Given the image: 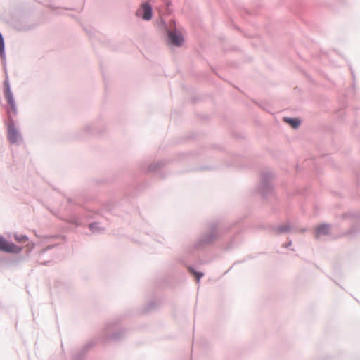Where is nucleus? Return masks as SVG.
<instances>
[{"label":"nucleus","mask_w":360,"mask_h":360,"mask_svg":"<svg viewBox=\"0 0 360 360\" xmlns=\"http://www.w3.org/2000/svg\"><path fill=\"white\" fill-rule=\"evenodd\" d=\"M0 250L8 252L18 253L22 250V248L18 247L13 243L8 242L0 236Z\"/></svg>","instance_id":"obj_1"},{"label":"nucleus","mask_w":360,"mask_h":360,"mask_svg":"<svg viewBox=\"0 0 360 360\" xmlns=\"http://www.w3.org/2000/svg\"><path fill=\"white\" fill-rule=\"evenodd\" d=\"M4 94L8 104L9 105V109L8 110L9 115L13 113V115L16 114V108L15 105L14 99L11 91V89L8 86H6L4 90Z\"/></svg>","instance_id":"obj_2"},{"label":"nucleus","mask_w":360,"mask_h":360,"mask_svg":"<svg viewBox=\"0 0 360 360\" xmlns=\"http://www.w3.org/2000/svg\"><path fill=\"white\" fill-rule=\"evenodd\" d=\"M4 94L8 104L9 105V109L8 110L9 115L13 113V115L16 114V108L15 105L14 99L11 91V89L8 86H6L4 90Z\"/></svg>","instance_id":"obj_3"},{"label":"nucleus","mask_w":360,"mask_h":360,"mask_svg":"<svg viewBox=\"0 0 360 360\" xmlns=\"http://www.w3.org/2000/svg\"><path fill=\"white\" fill-rule=\"evenodd\" d=\"M136 15H142V18L146 20H149L152 18V8L148 3H143L141 5V8L136 11Z\"/></svg>","instance_id":"obj_4"},{"label":"nucleus","mask_w":360,"mask_h":360,"mask_svg":"<svg viewBox=\"0 0 360 360\" xmlns=\"http://www.w3.org/2000/svg\"><path fill=\"white\" fill-rule=\"evenodd\" d=\"M169 41L173 45L179 46L183 44L184 37L181 33L179 31H170L168 32Z\"/></svg>","instance_id":"obj_5"},{"label":"nucleus","mask_w":360,"mask_h":360,"mask_svg":"<svg viewBox=\"0 0 360 360\" xmlns=\"http://www.w3.org/2000/svg\"><path fill=\"white\" fill-rule=\"evenodd\" d=\"M8 136L11 143H16L20 139V134L14 127L13 121L8 124Z\"/></svg>","instance_id":"obj_6"},{"label":"nucleus","mask_w":360,"mask_h":360,"mask_svg":"<svg viewBox=\"0 0 360 360\" xmlns=\"http://www.w3.org/2000/svg\"><path fill=\"white\" fill-rule=\"evenodd\" d=\"M330 227L327 224H322L316 229V236H319L321 235H326L329 233Z\"/></svg>","instance_id":"obj_7"},{"label":"nucleus","mask_w":360,"mask_h":360,"mask_svg":"<svg viewBox=\"0 0 360 360\" xmlns=\"http://www.w3.org/2000/svg\"><path fill=\"white\" fill-rule=\"evenodd\" d=\"M284 121L290 124L293 128H297L300 125V121L297 119L285 117Z\"/></svg>","instance_id":"obj_8"},{"label":"nucleus","mask_w":360,"mask_h":360,"mask_svg":"<svg viewBox=\"0 0 360 360\" xmlns=\"http://www.w3.org/2000/svg\"><path fill=\"white\" fill-rule=\"evenodd\" d=\"M14 238L18 243H25L28 241V238L23 235H15Z\"/></svg>","instance_id":"obj_9"},{"label":"nucleus","mask_w":360,"mask_h":360,"mask_svg":"<svg viewBox=\"0 0 360 360\" xmlns=\"http://www.w3.org/2000/svg\"><path fill=\"white\" fill-rule=\"evenodd\" d=\"M189 271H190L191 273H192V274L195 276V278H196V280H197V281H198V282L200 281V278L203 276V274L196 272V271H194L193 269H191V268H190V269H189Z\"/></svg>","instance_id":"obj_10"},{"label":"nucleus","mask_w":360,"mask_h":360,"mask_svg":"<svg viewBox=\"0 0 360 360\" xmlns=\"http://www.w3.org/2000/svg\"><path fill=\"white\" fill-rule=\"evenodd\" d=\"M4 54V43L3 37H2L1 34H0V55L3 56Z\"/></svg>","instance_id":"obj_11"},{"label":"nucleus","mask_w":360,"mask_h":360,"mask_svg":"<svg viewBox=\"0 0 360 360\" xmlns=\"http://www.w3.org/2000/svg\"><path fill=\"white\" fill-rule=\"evenodd\" d=\"M96 224H90L89 228L91 230H94V229L96 228Z\"/></svg>","instance_id":"obj_12"}]
</instances>
